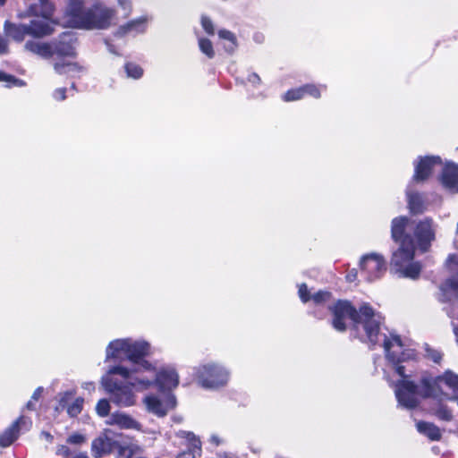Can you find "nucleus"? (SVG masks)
Wrapping results in <instances>:
<instances>
[{
    "label": "nucleus",
    "instance_id": "58",
    "mask_svg": "<svg viewBox=\"0 0 458 458\" xmlns=\"http://www.w3.org/2000/svg\"><path fill=\"white\" fill-rule=\"evenodd\" d=\"M6 0H0V7L3 6L5 4Z\"/></svg>",
    "mask_w": 458,
    "mask_h": 458
},
{
    "label": "nucleus",
    "instance_id": "36",
    "mask_svg": "<svg viewBox=\"0 0 458 458\" xmlns=\"http://www.w3.org/2000/svg\"><path fill=\"white\" fill-rule=\"evenodd\" d=\"M0 81L5 82L7 87H21L24 85V82L4 72H0Z\"/></svg>",
    "mask_w": 458,
    "mask_h": 458
},
{
    "label": "nucleus",
    "instance_id": "34",
    "mask_svg": "<svg viewBox=\"0 0 458 458\" xmlns=\"http://www.w3.org/2000/svg\"><path fill=\"white\" fill-rule=\"evenodd\" d=\"M304 97L302 86L297 89H289L283 96V99L285 102L300 100Z\"/></svg>",
    "mask_w": 458,
    "mask_h": 458
},
{
    "label": "nucleus",
    "instance_id": "8",
    "mask_svg": "<svg viewBox=\"0 0 458 458\" xmlns=\"http://www.w3.org/2000/svg\"><path fill=\"white\" fill-rule=\"evenodd\" d=\"M379 328L377 330V342L370 344L375 345L382 342L386 360L394 366L395 371L400 377H406L404 367L400 366L399 363L413 359L415 357L414 350L404 348V344L398 335L390 334L387 336L385 334H381Z\"/></svg>",
    "mask_w": 458,
    "mask_h": 458
},
{
    "label": "nucleus",
    "instance_id": "31",
    "mask_svg": "<svg viewBox=\"0 0 458 458\" xmlns=\"http://www.w3.org/2000/svg\"><path fill=\"white\" fill-rule=\"evenodd\" d=\"M218 36L220 38L228 42V44L225 46V50L229 53L233 52L236 47V38L234 34L229 30H221L218 31Z\"/></svg>",
    "mask_w": 458,
    "mask_h": 458
},
{
    "label": "nucleus",
    "instance_id": "32",
    "mask_svg": "<svg viewBox=\"0 0 458 458\" xmlns=\"http://www.w3.org/2000/svg\"><path fill=\"white\" fill-rule=\"evenodd\" d=\"M84 399L82 397H76L66 408V412L71 418L77 417L82 411Z\"/></svg>",
    "mask_w": 458,
    "mask_h": 458
},
{
    "label": "nucleus",
    "instance_id": "6",
    "mask_svg": "<svg viewBox=\"0 0 458 458\" xmlns=\"http://www.w3.org/2000/svg\"><path fill=\"white\" fill-rule=\"evenodd\" d=\"M404 378L403 377L396 384L395 396L399 404L406 409H413L418 406V396L435 398L442 393L441 386L436 377L427 372L422 374L420 385Z\"/></svg>",
    "mask_w": 458,
    "mask_h": 458
},
{
    "label": "nucleus",
    "instance_id": "26",
    "mask_svg": "<svg viewBox=\"0 0 458 458\" xmlns=\"http://www.w3.org/2000/svg\"><path fill=\"white\" fill-rule=\"evenodd\" d=\"M148 21V17L143 16L139 19L133 20L128 22L126 25L120 27L117 31V34L120 36H123L129 33H141L146 30V23Z\"/></svg>",
    "mask_w": 458,
    "mask_h": 458
},
{
    "label": "nucleus",
    "instance_id": "53",
    "mask_svg": "<svg viewBox=\"0 0 458 458\" xmlns=\"http://www.w3.org/2000/svg\"><path fill=\"white\" fill-rule=\"evenodd\" d=\"M454 246L456 249H458V222H457V226H456V230H455V239H454Z\"/></svg>",
    "mask_w": 458,
    "mask_h": 458
},
{
    "label": "nucleus",
    "instance_id": "21",
    "mask_svg": "<svg viewBox=\"0 0 458 458\" xmlns=\"http://www.w3.org/2000/svg\"><path fill=\"white\" fill-rule=\"evenodd\" d=\"M74 38L71 34L64 33L59 42H53L54 55L60 56H72L74 55Z\"/></svg>",
    "mask_w": 458,
    "mask_h": 458
},
{
    "label": "nucleus",
    "instance_id": "35",
    "mask_svg": "<svg viewBox=\"0 0 458 458\" xmlns=\"http://www.w3.org/2000/svg\"><path fill=\"white\" fill-rule=\"evenodd\" d=\"M125 72L127 76L132 79H140L143 74L142 68L133 63H128L125 64Z\"/></svg>",
    "mask_w": 458,
    "mask_h": 458
},
{
    "label": "nucleus",
    "instance_id": "48",
    "mask_svg": "<svg viewBox=\"0 0 458 458\" xmlns=\"http://www.w3.org/2000/svg\"><path fill=\"white\" fill-rule=\"evenodd\" d=\"M82 388L89 391V392H91V391H94L95 390V384L93 382H84L82 385H81Z\"/></svg>",
    "mask_w": 458,
    "mask_h": 458
},
{
    "label": "nucleus",
    "instance_id": "9",
    "mask_svg": "<svg viewBox=\"0 0 458 458\" xmlns=\"http://www.w3.org/2000/svg\"><path fill=\"white\" fill-rule=\"evenodd\" d=\"M195 376L203 388L218 389L227 385L231 372L225 365L209 361L196 367Z\"/></svg>",
    "mask_w": 458,
    "mask_h": 458
},
{
    "label": "nucleus",
    "instance_id": "54",
    "mask_svg": "<svg viewBox=\"0 0 458 458\" xmlns=\"http://www.w3.org/2000/svg\"><path fill=\"white\" fill-rule=\"evenodd\" d=\"M71 458H89L86 453H80Z\"/></svg>",
    "mask_w": 458,
    "mask_h": 458
},
{
    "label": "nucleus",
    "instance_id": "11",
    "mask_svg": "<svg viewBox=\"0 0 458 458\" xmlns=\"http://www.w3.org/2000/svg\"><path fill=\"white\" fill-rule=\"evenodd\" d=\"M437 227L433 219L429 217L418 221H411L409 218L406 233L411 236L414 248L417 247L420 251L426 252L436 239Z\"/></svg>",
    "mask_w": 458,
    "mask_h": 458
},
{
    "label": "nucleus",
    "instance_id": "23",
    "mask_svg": "<svg viewBox=\"0 0 458 458\" xmlns=\"http://www.w3.org/2000/svg\"><path fill=\"white\" fill-rule=\"evenodd\" d=\"M24 48L42 58H49L54 55L53 46L48 43L29 40L26 42Z\"/></svg>",
    "mask_w": 458,
    "mask_h": 458
},
{
    "label": "nucleus",
    "instance_id": "55",
    "mask_svg": "<svg viewBox=\"0 0 458 458\" xmlns=\"http://www.w3.org/2000/svg\"><path fill=\"white\" fill-rule=\"evenodd\" d=\"M106 46H107V48L109 50V52L113 53V54H117V52L114 50L113 45L109 44L108 42H106Z\"/></svg>",
    "mask_w": 458,
    "mask_h": 458
},
{
    "label": "nucleus",
    "instance_id": "19",
    "mask_svg": "<svg viewBox=\"0 0 458 458\" xmlns=\"http://www.w3.org/2000/svg\"><path fill=\"white\" fill-rule=\"evenodd\" d=\"M445 189L453 193H458V165L447 162L443 167L439 177Z\"/></svg>",
    "mask_w": 458,
    "mask_h": 458
},
{
    "label": "nucleus",
    "instance_id": "50",
    "mask_svg": "<svg viewBox=\"0 0 458 458\" xmlns=\"http://www.w3.org/2000/svg\"><path fill=\"white\" fill-rule=\"evenodd\" d=\"M40 436H41V437H43L47 442H52V440H53L52 435L50 433L47 432V431L41 432Z\"/></svg>",
    "mask_w": 458,
    "mask_h": 458
},
{
    "label": "nucleus",
    "instance_id": "27",
    "mask_svg": "<svg viewBox=\"0 0 458 458\" xmlns=\"http://www.w3.org/2000/svg\"><path fill=\"white\" fill-rule=\"evenodd\" d=\"M439 386L445 383L450 389H452L454 396L450 399H458V375L452 372H445L441 377H436Z\"/></svg>",
    "mask_w": 458,
    "mask_h": 458
},
{
    "label": "nucleus",
    "instance_id": "42",
    "mask_svg": "<svg viewBox=\"0 0 458 458\" xmlns=\"http://www.w3.org/2000/svg\"><path fill=\"white\" fill-rule=\"evenodd\" d=\"M53 98L55 99V100H64L66 98V89L65 88H59V89H56L54 92H53Z\"/></svg>",
    "mask_w": 458,
    "mask_h": 458
},
{
    "label": "nucleus",
    "instance_id": "7",
    "mask_svg": "<svg viewBox=\"0 0 458 458\" xmlns=\"http://www.w3.org/2000/svg\"><path fill=\"white\" fill-rule=\"evenodd\" d=\"M150 344L146 341L131 338L111 341L106 350V360H128L131 366L128 369L143 371L142 363L147 361L145 357L150 354Z\"/></svg>",
    "mask_w": 458,
    "mask_h": 458
},
{
    "label": "nucleus",
    "instance_id": "4",
    "mask_svg": "<svg viewBox=\"0 0 458 458\" xmlns=\"http://www.w3.org/2000/svg\"><path fill=\"white\" fill-rule=\"evenodd\" d=\"M85 0H67L64 18L68 26L84 30H106L114 17V10L97 2L89 8Z\"/></svg>",
    "mask_w": 458,
    "mask_h": 458
},
{
    "label": "nucleus",
    "instance_id": "18",
    "mask_svg": "<svg viewBox=\"0 0 458 458\" xmlns=\"http://www.w3.org/2000/svg\"><path fill=\"white\" fill-rule=\"evenodd\" d=\"M176 437L187 441V449L179 453L175 458H196L201 454V442L193 432L179 430Z\"/></svg>",
    "mask_w": 458,
    "mask_h": 458
},
{
    "label": "nucleus",
    "instance_id": "14",
    "mask_svg": "<svg viewBox=\"0 0 458 458\" xmlns=\"http://www.w3.org/2000/svg\"><path fill=\"white\" fill-rule=\"evenodd\" d=\"M437 167H442V159L438 156L419 157L414 161V174L411 182H425Z\"/></svg>",
    "mask_w": 458,
    "mask_h": 458
},
{
    "label": "nucleus",
    "instance_id": "30",
    "mask_svg": "<svg viewBox=\"0 0 458 458\" xmlns=\"http://www.w3.org/2000/svg\"><path fill=\"white\" fill-rule=\"evenodd\" d=\"M433 414L440 420L451 421L454 419L452 410L444 403H438L432 408Z\"/></svg>",
    "mask_w": 458,
    "mask_h": 458
},
{
    "label": "nucleus",
    "instance_id": "49",
    "mask_svg": "<svg viewBox=\"0 0 458 458\" xmlns=\"http://www.w3.org/2000/svg\"><path fill=\"white\" fill-rule=\"evenodd\" d=\"M210 443L214 444L215 445H219L221 444V440L218 436L212 435L209 439Z\"/></svg>",
    "mask_w": 458,
    "mask_h": 458
},
{
    "label": "nucleus",
    "instance_id": "56",
    "mask_svg": "<svg viewBox=\"0 0 458 458\" xmlns=\"http://www.w3.org/2000/svg\"><path fill=\"white\" fill-rule=\"evenodd\" d=\"M453 327H454V333L455 337H456V342L458 344V327L455 326V325H453Z\"/></svg>",
    "mask_w": 458,
    "mask_h": 458
},
{
    "label": "nucleus",
    "instance_id": "5",
    "mask_svg": "<svg viewBox=\"0 0 458 458\" xmlns=\"http://www.w3.org/2000/svg\"><path fill=\"white\" fill-rule=\"evenodd\" d=\"M30 12L36 19L29 24H15L9 21L4 23L6 36L17 42L24 40L26 36L42 38L50 35L54 31L55 22L51 20L54 12V4L50 0H38L30 6Z\"/></svg>",
    "mask_w": 458,
    "mask_h": 458
},
{
    "label": "nucleus",
    "instance_id": "28",
    "mask_svg": "<svg viewBox=\"0 0 458 458\" xmlns=\"http://www.w3.org/2000/svg\"><path fill=\"white\" fill-rule=\"evenodd\" d=\"M76 394V389L72 388L70 390L64 391L59 393L56 396V400L58 405L56 407L57 411L66 410V408L71 404V403L74 400V396Z\"/></svg>",
    "mask_w": 458,
    "mask_h": 458
},
{
    "label": "nucleus",
    "instance_id": "20",
    "mask_svg": "<svg viewBox=\"0 0 458 458\" xmlns=\"http://www.w3.org/2000/svg\"><path fill=\"white\" fill-rule=\"evenodd\" d=\"M298 294L303 303H306L309 301H312L315 305H322L327 303L332 298L331 293L327 291H318L314 294H310L305 284L299 285Z\"/></svg>",
    "mask_w": 458,
    "mask_h": 458
},
{
    "label": "nucleus",
    "instance_id": "46",
    "mask_svg": "<svg viewBox=\"0 0 458 458\" xmlns=\"http://www.w3.org/2000/svg\"><path fill=\"white\" fill-rule=\"evenodd\" d=\"M357 275L358 272L356 269H352L346 275V280L350 283H352L357 279Z\"/></svg>",
    "mask_w": 458,
    "mask_h": 458
},
{
    "label": "nucleus",
    "instance_id": "29",
    "mask_svg": "<svg viewBox=\"0 0 458 458\" xmlns=\"http://www.w3.org/2000/svg\"><path fill=\"white\" fill-rule=\"evenodd\" d=\"M55 71L59 74L75 75L81 71V67L75 63H55Z\"/></svg>",
    "mask_w": 458,
    "mask_h": 458
},
{
    "label": "nucleus",
    "instance_id": "24",
    "mask_svg": "<svg viewBox=\"0 0 458 458\" xmlns=\"http://www.w3.org/2000/svg\"><path fill=\"white\" fill-rule=\"evenodd\" d=\"M406 195L411 213L420 214L425 210L422 196L418 192H413L411 185H409L406 190Z\"/></svg>",
    "mask_w": 458,
    "mask_h": 458
},
{
    "label": "nucleus",
    "instance_id": "43",
    "mask_svg": "<svg viewBox=\"0 0 458 458\" xmlns=\"http://www.w3.org/2000/svg\"><path fill=\"white\" fill-rule=\"evenodd\" d=\"M247 81L253 85H258L261 82L259 76L254 72L248 75Z\"/></svg>",
    "mask_w": 458,
    "mask_h": 458
},
{
    "label": "nucleus",
    "instance_id": "22",
    "mask_svg": "<svg viewBox=\"0 0 458 458\" xmlns=\"http://www.w3.org/2000/svg\"><path fill=\"white\" fill-rule=\"evenodd\" d=\"M110 425H117L121 428L141 430V425L132 417L123 412L113 413L108 420Z\"/></svg>",
    "mask_w": 458,
    "mask_h": 458
},
{
    "label": "nucleus",
    "instance_id": "1",
    "mask_svg": "<svg viewBox=\"0 0 458 458\" xmlns=\"http://www.w3.org/2000/svg\"><path fill=\"white\" fill-rule=\"evenodd\" d=\"M328 309L333 315L332 326L335 330L345 331L346 321L351 319L357 331L360 327L364 330L365 335L362 339L366 338L373 344L377 342V330L383 318L380 313L375 312L369 304L364 303L357 310L349 301L339 300L328 306Z\"/></svg>",
    "mask_w": 458,
    "mask_h": 458
},
{
    "label": "nucleus",
    "instance_id": "38",
    "mask_svg": "<svg viewBox=\"0 0 458 458\" xmlns=\"http://www.w3.org/2000/svg\"><path fill=\"white\" fill-rule=\"evenodd\" d=\"M96 411L100 417H106L110 411V403L106 399H100L96 405Z\"/></svg>",
    "mask_w": 458,
    "mask_h": 458
},
{
    "label": "nucleus",
    "instance_id": "15",
    "mask_svg": "<svg viewBox=\"0 0 458 458\" xmlns=\"http://www.w3.org/2000/svg\"><path fill=\"white\" fill-rule=\"evenodd\" d=\"M32 421L24 416H20L9 428L0 435V446H10L21 432L29 431Z\"/></svg>",
    "mask_w": 458,
    "mask_h": 458
},
{
    "label": "nucleus",
    "instance_id": "44",
    "mask_svg": "<svg viewBox=\"0 0 458 458\" xmlns=\"http://www.w3.org/2000/svg\"><path fill=\"white\" fill-rule=\"evenodd\" d=\"M120 6L125 11V14L127 15L131 11V2L130 0H118Z\"/></svg>",
    "mask_w": 458,
    "mask_h": 458
},
{
    "label": "nucleus",
    "instance_id": "13",
    "mask_svg": "<svg viewBox=\"0 0 458 458\" xmlns=\"http://www.w3.org/2000/svg\"><path fill=\"white\" fill-rule=\"evenodd\" d=\"M117 435L111 429H105L91 443V454L95 458H101L120 448Z\"/></svg>",
    "mask_w": 458,
    "mask_h": 458
},
{
    "label": "nucleus",
    "instance_id": "33",
    "mask_svg": "<svg viewBox=\"0 0 458 458\" xmlns=\"http://www.w3.org/2000/svg\"><path fill=\"white\" fill-rule=\"evenodd\" d=\"M327 87L325 85H314V84H307L302 86V89L304 92V96L310 95L314 98H319L321 96V91L326 90Z\"/></svg>",
    "mask_w": 458,
    "mask_h": 458
},
{
    "label": "nucleus",
    "instance_id": "12",
    "mask_svg": "<svg viewBox=\"0 0 458 458\" xmlns=\"http://www.w3.org/2000/svg\"><path fill=\"white\" fill-rule=\"evenodd\" d=\"M360 275L368 282L379 279L386 270L384 257L377 253L364 255L360 259Z\"/></svg>",
    "mask_w": 458,
    "mask_h": 458
},
{
    "label": "nucleus",
    "instance_id": "3",
    "mask_svg": "<svg viewBox=\"0 0 458 458\" xmlns=\"http://www.w3.org/2000/svg\"><path fill=\"white\" fill-rule=\"evenodd\" d=\"M409 225L407 216H398L392 220L391 237L399 243V248L393 252L391 267L400 277L417 279L421 272V265L414 261L415 248L413 240L406 233Z\"/></svg>",
    "mask_w": 458,
    "mask_h": 458
},
{
    "label": "nucleus",
    "instance_id": "45",
    "mask_svg": "<svg viewBox=\"0 0 458 458\" xmlns=\"http://www.w3.org/2000/svg\"><path fill=\"white\" fill-rule=\"evenodd\" d=\"M7 41L0 36V55L5 54L7 52Z\"/></svg>",
    "mask_w": 458,
    "mask_h": 458
},
{
    "label": "nucleus",
    "instance_id": "57",
    "mask_svg": "<svg viewBox=\"0 0 458 458\" xmlns=\"http://www.w3.org/2000/svg\"><path fill=\"white\" fill-rule=\"evenodd\" d=\"M448 260L449 261H454V262H455L458 265V258L449 257Z\"/></svg>",
    "mask_w": 458,
    "mask_h": 458
},
{
    "label": "nucleus",
    "instance_id": "39",
    "mask_svg": "<svg viewBox=\"0 0 458 458\" xmlns=\"http://www.w3.org/2000/svg\"><path fill=\"white\" fill-rule=\"evenodd\" d=\"M426 357L432 360L435 363H439L442 359V353L428 346L426 348Z\"/></svg>",
    "mask_w": 458,
    "mask_h": 458
},
{
    "label": "nucleus",
    "instance_id": "2",
    "mask_svg": "<svg viewBox=\"0 0 458 458\" xmlns=\"http://www.w3.org/2000/svg\"><path fill=\"white\" fill-rule=\"evenodd\" d=\"M143 371L139 369H128L123 365H115L108 369V375H119L128 378L130 384L141 392L157 386L160 391H171L179 384V375L172 366L161 368L158 371L148 361L142 363Z\"/></svg>",
    "mask_w": 458,
    "mask_h": 458
},
{
    "label": "nucleus",
    "instance_id": "25",
    "mask_svg": "<svg viewBox=\"0 0 458 458\" xmlns=\"http://www.w3.org/2000/svg\"><path fill=\"white\" fill-rule=\"evenodd\" d=\"M416 428L420 434L426 436L431 441H438L442 437L440 428L434 423L419 421Z\"/></svg>",
    "mask_w": 458,
    "mask_h": 458
},
{
    "label": "nucleus",
    "instance_id": "51",
    "mask_svg": "<svg viewBox=\"0 0 458 458\" xmlns=\"http://www.w3.org/2000/svg\"><path fill=\"white\" fill-rule=\"evenodd\" d=\"M35 400H32L30 399L27 403H26V409L27 410H30V411H33L35 410Z\"/></svg>",
    "mask_w": 458,
    "mask_h": 458
},
{
    "label": "nucleus",
    "instance_id": "47",
    "mask_svg": "<svg viewBox=\"0 0 458 458\" xmlns=\"http://www.w3.org/2000/svg\"><path fill=\"white\" fill-rule=\"evenodd\" d=\"M42 392H43V387H41V386L38 387V388L34 391V393H33V394H32V396H31V399H32V400H35V401H38V400L40 398V396H41V394H42Z\"/></svg>",
    "mask_w": 458,
    "mask_h": 458
},
{
    "label": "nucleus",
    "instance_id": "41",
    "mask_svg": "<svg viewBox=\"0 0 458 458\" xmlns=\"http://www.w3.org/2000/svg\"><path fill=\"white\" fill-rule=\"evenodd\" d=\"M86 441V437L79 433H73L67 438V443L72 445H81Z\"/></svg>",
    "mask_w": 458,
    "mask_h": 458
},
{
    "label": "nucleus",
    "instance_id": "40",
    "mask_svg": "<svg viewBox=\"0 0 458 458\" xmlns=\"http://www.w3.org/2000/svg\"><path fill=\"white\" fill-rule=\"evenodd\" d=\"M201 25H202V28L204 29V30L208 34H209V35H213L214 34L213 23H212L211 20L208 17L202 16V18H201Z\"/></svg>",
    "mask_w": 458,
    "mask_h": 458
},
{
    "label": "nucleus",
    "instance_id": "52",
    "mask_svg": "<svg viewBox=\"0 0 458 458\" xmlns=\"http://www.w3.org/2000/svg\"><path fill=\"white\" fill-rule=\"evenodd\" d=\"M445 310H446L447 314H448L450 317H452V318H458V314H457L456 312H454V309L449 310V309L445 308Z\"/></svg>",
    "mask_w": 458,
    "mask_h": 458
},
{
    "label": "nucleus",
    "instance_id": "10",
    "mask_svg": "<svg viewBox=\"0 0 458 458\" xmlns=\"http://www.w3.org/2000/svg\"><path fill=\"white\" fill-rule=\"evenodd\" d=\"M123 378L125 382L106 376L102 377L101 383L110 395L112 403L119 407H131L136 403V395L133 390H137L130 384L128 378Z\"/></svg>",
    "mask_w": 458,
    "mask_h": 458
},
{
    "label": "nucleus",
    "instance_id": "17",
    "mask_svg": "<svg viewBox=\"0 0 458 458\" xmlns=\"http://www.w3.org/2000/svg\"><path fill=\"white\" fill-rule=\"evenodd\" d=\"M437 298L440 302L449 303L454 308L458 306V276L440 284Z\"/></svg>",
    "mask_w": 458,
    "mask_h": 458
},
{
    "label": "nucleus",
    "instance_id": "16",
    "mask_svg": "<svg viewBox=\"0 0 458 458\" xmlns=\"http://www.w3.org/2000/svg\"><path fill=\"white\" fill-rule=\"evenodd\" d=\"M143 403L148 412H151L158 417L166 415L169 410L174 409L176 405L174 395L169 394L165 401H161L154 394H148L144 397Z\"/></svg>",
    "mask_w": 458,
    "mask_h": 458
},
{
    "label": "nucleus",
    "instance_id": "37",
    "mask_svg": "<svg viewBox=\"0 0 458 458\" xmlns=\"http://www.w3.org/2000/svg\"><path fill=\"white\" fill-rule=\"evenodd\" d=\"M199 46L203 54H205L208 58H213L215 55V52L213 49L212 43L208 38H199Z\"/></svg>",
    "mask_w": 458,
    "mask_h": 458
}]
</instances>
